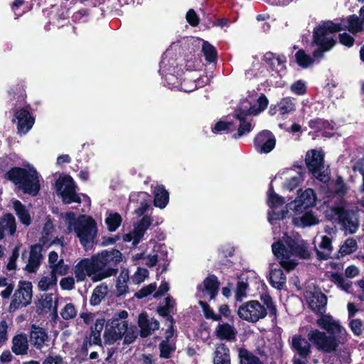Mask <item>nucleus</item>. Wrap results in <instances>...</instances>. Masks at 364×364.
<instances>
[{
    "label": "nucleus",
    "mask_w": 364,
    "mask_h": 364,
    "mask_svg": "<svg viewBox=\"0 0 364 364\" xmlns=\"http://www.w3.org/2000/svg\"><path fill=\"white\" fill-rule=\"evenodd\" d=\"M122 261V254L116 249L105 250L93 255L90 258L81 259L74 268L77 282H82L87 277L94 282H100L117 273L113 267Z\"/></svg>",
    "instance_id": "f257e3e1"
},
{
    "label": "nucleus",
    "mask_w": 364,
    "mask_h": 364,
    "mask_svg": "<svg viewBox=\"0 0 364 364\" xmlns=\"http://www.w3.org/2000/svg\"><path fill=\"white\" fill-rule=\"evenodd\" d=\"M316 323L320 328L330 333L327 335L318 329L309 332V340L319 351L328 353L335 352L340 344H344L348 340L349 334L346 329L332 316L322 315Z\"/></svg>",
    "instance_id": "f03ea898"
},
{
    "label": "nucleus",
    "mask_w": 364,
    "mask_h": 364,
    "mask_svg": "<svg viewBox=\"0 0 364 364\" xmlns=\"http://www.w3.org/2000/svg\"><path fill=\"white\" fill-rule=\"evenodd\" d=\"M272 248L281 266L287 271L296 266L295 257L301 259H308L310 257L307 243L298 234H285L282 240L272 244Z\"/></svg>",
    "instance_id": "7ed1b4c3"
},
{
    "label": "nucleus",
    "mask_w": 364,
    "mask_h": 364,
    "mask_svg": "<svg viewBox=\"0 0 364 364\" xmlns=\"http://www.w3.org/2000/svg\"><path fill=\"white\" fill-rule=\"evenodd\" d=\"M68 233L75 232L85 250L92 248L97 235L95 221L90 216L81 215L76 218L73 212L65 213L63 217Z\"/></svg>",
    "instance_id": "20e7f679"
},
{
    "label": "nucleus",
    "mask_w": 364,
    "mask_h": 364,
    "mask_svg": "<svg viewBox=\"0 0 364 364\" xmlns=\"http://www.w3.org/2000/svg\"><path fill=\"white\" fill-rule=\"evenodd\" d=\"M128 312L125 310L116 313L108 321L105 328L104 338L107 344L112 345L124 337L125 343H132L136 338L134 326L129 325L127 318Z\"/></svg>",
    "instance_id": "39448f33"
},
{
    "label": "nucleus",
    "mask_w": 364,
    "mask_h": 364,
    "mask_svg": "<svg viewBox=\"0 0 364 364\" xmlns=\"http://www.w3.org/2000/svg\"><path fill=\"white\" fill-rule=\"evenodd\" d=\"M6 176L24 193L36 196L40 191L39 176L34 168L15 167L9 171Z\"/></svg>",
    "instance_id": "423d86ee"
},
{
    "label": "nucleus",
    "mask_w": 364,
    "mask_h": 364,
    "mask_svg": "<svg viewBox=\"0 0 364 364\" xmlns=\"http://www.w3.org/2000/svg\"><path fill=\"white\" fill-rule=\"evenodd\" d=\"M342 28L341 23L326 21L314 29V43L318 45L319 48L314 51V58H312L314 61L321 59L323 53L329 50L334 46L333 33L340 31Z\"/></svg>",
    "instance_id": "0eeeda50"
},
{
    "label": "nucleus",
    "mask_w": 364,
    "mask_h": 364,
    "mask_svg": "<svg viewBox=\"0 0 364 364\" xmlns=\"http://www.w3.org/2000/svg\"><path fill=\"white\" fill-rule=\"evenodd\" d=\"M325 215L330 220H338V223L349 233H355L359 226L357 215L353 211H348L339 205L331 206L326 211Z\"/></svg>",
    "instance_id": "6e6552de"
},
{
    "label": "nucleus",
    "mask_w": 364,
    "mask_h": 364,
    "mask_svg": "<svg viewBox=\"0 0 364 364\" xmlns=\"http://www.w3.org/2000/svg\"><path fill=\"white\" fill-rule=\"evenodd\" d=\"M56 192L63 203H80V198L76 193L75 185L73 179L67 175H60L55 182Z\"/></svg>",
    "instance_id": "1a4fd4ad"
},
{
    "label": "nucleus",
    "mask_w": 364,
    "mask_h": 364,
    "mask_svg": "<svg viewBox=\"0 0 364 364\" xmlns=\"http://www.w3.org/2000/svg\"><path fill=\"white\" fill-rule=\"evenodd\" d=\"M305 162L316 178L323 182L328 181V171L323 164V154L321 151L314 149L309 151L306 154Z\"/></svg>",
    "instance_id": "9d476101"
},
{
    "label": "nucleus",
    "mask_w": 364,
    "mask_h": 364,
    "mask_svg": "<svg viewBox=\"0 0 364 364\" xmlns=\"http://www.w3.org/2000/svg\"><path fill=\"white\" fill-rule=\"evenodd\" d=\"M267 314L266 308L255 300L245 302L239 306L237 310L238 316L250 323H256L259 319L264 318Z\"/></svg>",
    "instance_id": "9b49d317"
},
{
    "label": "nucleus",
    "mask_w": 364,
    "mask_h": 364,
    "mask_svg": "<svg viewBox=\"0 0 364 364\" xmlns=\"http://www.w3.org/2000/svg\"><path fill=\"white\" fill-rule=\"evenodd\" d=\"M32 284L30 282H20L15 291L10 307L18 309L27 306L32 299Z\"/></svg>",
    "instance_id": "f8f14e48"
},
{
    "label": "nucleus",
    "mask_w": 364,
    "mask_h": 364,
    "mask_svg": "<svg viewBox=\"0 0 364 364\" xmlns=\"http://www.w3.org/2000/svg\"><path fill=\"white\" fill-rule=\"evenodd\" d=\"M258 107L251 106L247 100L242 101L235 111V117L236 119L245 118L248 115H257L264 111L268 105V100L264 95H261L257 100Z\"/></svg>",
    "instance_id": "ddd939ff"
},
{
    "label": "nucleus",
    "mask_w": 364,
    "mask_h": 364,
    "mask_svg": "<svg viewBox=\"0 0 364 364\" xmlns=\"http://www.w3.org/2000/svg\"><path fill=\"white\" fill-rule=\"evenodd\" d=\"M304 297L309 308L314 312L322 313L324 311L327 304V298L324 294L318 289L306 290Z\"/></svg>",
    "instance_id": "4468645a"
},
{
    "label": "nucleus",
    "mask_w": 364,
    "mask_h": 364,
    "mask_svg": "<svg viewBox=\"0 0 364 364\" xmlns=\"http://www.w3.org/2000/svg\"><path fill=\"white\" fill-rule=\"evenodd\" d=\"M254 142L257 152L267 154L274 148L276 139L272 132L264 130L257 135Z\"/></svg>",
    "instance_id": "2eb2a0df"
},
{
    "label": "nucleus",
    "mask_w": 364,
    "mask_h": 364,
    "mask_svg": "<svg viewBox=\"0 0 364 364\" xmlns=\"http://www.w3.org/2000/svg\"><path fill=\"white\" fill-rule=\"evenodd\" d=\"M218 287L216 277L210 275L203 281L202 285L198 287L197 296L200 299H213L218 293Z\"/></svg>",
    "instance_id": "dca6fc26"
},
{
    "label": "nucleus",
    "mask_w": 364,
    "mask_h": 364,
    "mask_svg": "<svg viewBox=\"0 0 364 364\" xmlns=\"http://www.w3.org/2000/svg\"><path fill=\"white\" fill-rule=\"evenodd\" d=\"M316 200V197L314 190L308 188L290 204V208L294 209L296 213H302L306 208L314 205Z\"/></svg>",
    "instance_id": "f3484780"
},
{
    "label": "nucleus",
    "mask_w": 364,
    "mask_h": 364,
    "mask_svg": "<svg viewBox=\"0 0 364 364\" xmlns=\"http://www.w3.org/2000/svg\"><path fill=\"white\" fill-rule=\"evenodd\" d=\"M14 122H16L18 132L20 134L27 133L34 124V118L25 109H17L14 112Z\"/></svg>",
    "instance_id": "a211bd4d"
},
{
    "label": "nucleus",
    "mask_w": 364,
    "mask_h": 364,
    "mask_svg": "<svg viewBox=\"0 0 364 364\" xmlns=\"http://www.w3.org/2000/svg\"><path fill=\"white\" fill-rule=\"evenodd\" d=\"M151 224V219L148 216H144L141 222L134 228L133 231L123 236L124 242H131L134 246H136L144 236L146 230Z\"/></svg>",
    "instance_id": "6ab92c4d"
},
{
    "label": "nucleus",
    "mask_w": 364,
    "mask_h": 364,
    "mask_svg": "<svg viewBox=\"0 0 364 364\" xmlns=\"http://www.w3.org/2000/svg\"><path fill=\"white\" fill-rule=\"evenodd\" d=\"M43 247L36 244L31 247L29 258L26 265V270L28 272H36L39 268L43 259Z\"/></svg>",
    "instance_id": "aec40b11"
},
{
    "label": "nucleus",
    "mask_w": 364,
    "mask_h": 364,
    "mask_svg": "<svg viewBox=\"0 0 364 364\" xmlns=\"http://www.w3.org/2000/svg\"><path fill=\"white\" fill-rule=\"evenodd\" d=\"M30 340L32 345L38 350L48 348L49 346V337L46 331L43 328L38 326H32Z\"/></svg>",
    "instance_id": "412c9836"
},
{
    "label": "nucleus",
    "mask_w": 364,
    "mask_h": 364,
    "mask_svg": "<svg viewBox=\"0 0 364 364\" xmlns=\"http://www.w3.org/2000/svg\"><path fill=\"white\" fill-rule=\"evenodd\" d=\"M263 61L272 70L281 73L286 69V58L272 52L264 53Z\"/></svg>",
    "instance_id": "4be33fe9"
},
{
    "label": "nucleus",
    "mask_w": 364,
    "mask_h": 364,
    "mask_svg": "<svg viewBox=\"0 0 364 364\" xmlns=\"http://www.w3.org/2000/svg\"><path fill=\"white\" fill-rule=\"evenodd\" d=\"M138 324L140 328V334L142 337H147L159 328V322L154 318L149 319L145 313H141L139 316Z\"/></svg>",
    "instance_id": "5701e85b"
},
{
    "label": "nucleus",
    "mask_w": 364,
    "mask_h": 364,
    "mask_svg": "<svg viewBox=\"0 0 364 364\" xmlns=\"http://www.w3.org/2000/svg\"><path fill=\"white\" fill-rule=\"evenodd\" d=\"M292 222L296 226L306 228L318 225L320 220L312 210H309L301 215H295Z\"/></svg>",
    "instance_id": "b1692460"
},
{
    "label": "nucleus",
    "mask_w": 364,
    "mask_h": 364,
    "mask_svg": "<svg viewBox=\"0 0 364 364\" xmlns=\"http://www.w3.org/2000/svg\"><path fill=\"white\" fill-rule=\"evenodd\" d=\"M215 333L217 338L220 340L233 341L236 338L237 330L234 326L223 323H218Z\"/></svg>",
    "instance_id": "393cba45"
},
{
    "label": "nucleus",
    "mask_w": 364,
    "mask_h": 364,
    "mask_svg": "<svg viewBox=\"0 0 364 364\" xmlns=\"http://www.w3.org/2000/svg\"><path fill=\"white\" fill-rule=\"evenodd\" d=\"M291 347L303 358H306L311 352V346L306 338L294 335L291 338Z\"/></svg>",
    "instance_id": "a878e982"
},
{
    "label": "nucleus",
    "mask_w": 364,
    "mask_h": 364,
    "mask_svg": "<svg viewBox=\"0 0 364 364\" xmlns=\"http://www.w3.org/2000/svg\"><path fill=\"white\" fill-rule=\"evenodd\" d=\"M11 350L16 355L27 354L28 350L27 336L23 333L15 336L12 339Z\"/></svg>",
    "instance_id": "bb28decb"
},
{
    "label": "nucleus",
    "mask_w": 364,
    "mask_h": 364,
    "mask_svg": "<svg viewBox=\"0 0 364 364\" xmlns=\"http://www.w3.org/2000/svg\"><path fill=\"white\" fill-rule=\"evenodd\" d=\"M269 282L275 289H282L284 288L287 282V278L281 268L271 267Z\"/></svg>",
    "instance_id": "cd10ccee"
},
{
    "label": "nucleus",
    "mask_w": 364,
    "mask_h": 364,
    "mask_svg": "<svg viewBox=\"0 0 364 364\" xmlns=\"http://www.w3.org/2000/svg\"><path fill=\"white\" fill-rule=\"evenodd\" d=\"M154 203L155 206L163 209L168 203L169 194L165 188L161 185H158L154 190Z\"/></svg>",
    "instance_id": "c85d7f7f"
},
{
    "label": "nucleus",
    "mask_w": 364,
    "mask_h": 364,
    "mask_svg": "<svg viewBox=\"0 0 364 364\" xmlns=\"http://www.w3.org/2000/svg\"><path fill=\"white\" fill-rule=\"evenodd\" d=\"M1 229L3 234L6 235L7 232L9 235L13 236L16 231V222L15 217L11 214L7 213L0 218Z\"/></svg>",
    "instance_id": "c756f323"
},
{
    "label": "nucleus",
    "mask_w": 364,
    "mask_h": 364,
    "mask_svg": "<svg viewBox=\"0 0 364 364\" xmlns=\"http://www.w3.org/2000/svg\"><path fill=\"white\" fill-rule=\"evenodd\" d=\"M12 203L14 209L15 210V212L21 223L26 226H28L31 223V218L28 210L18 200H14Z\"/></svg>",
    "instance_id": "7c9ffc66"
},
{
    "label": "nucleus",
    "mask_w": 364,
    "mask_h": 364,
    "mask_svg": "<svg viewBox=\"0 0 364 364\" xmlns=\"http://www.w3.org/2000/svg\"><path fill=\"white\" fill-rule=\"evenodd\" d=\"M332 251L331 240L327 236H323L319 245V250L316 251L318 257L320 259H328L330 258Z\"/></svg>",
    "instance_id": "2f4dec72"
},
{
    "label": "nucleus",
    "mask_w": 364,
    "mask_h": 364,
    "mask_svg": "<svg viewBox=\"0 0 364 364\" xmlns=\"http://www.w3.org/2000/svg\"><path fill=\"white\" fill-rule=\"evenodd\" d=\"M208 82L206 76L198 78L197 80H191L189 79H184L181 85V88L184 92H191L195 90L197 87H203Z\"/></svg>",
    "instance_id": "473e14b6"
},
{
    "label": "nucleus",
    "mask_w": 364,
    "mask_h": 364,
    "mask_svg": "<svg viewBox=\"0 0 364 364\" xmlns=\"http://www.w3.org/2000/svg\"><path fill=\"white\" fill-rule=\"evenodd\" d=\"M229 350L224 346L220 345L215 352L214 364H230Z\"/></svg>",
    "instance_id": "72a5a7b5"
},
{
    "label": "nucleus",
    "mask_w": 364,
    "mask_h": 364,
    "mask_svg": "<svg viewBox=\"0 0 364 364\" xmlns=\"http://www.w3.org/2000/svg\"><path fill=\"white\" fill-rule=\"evenodd\" d=\"M129 280V272L126 269H122L117 278L116 287L119 294H125L128 290L127 283Z\"/></svg>",
    "instance_id": "f704fd0d"
},
{
    "label": "nucleus",
    "mask_w": 364,
    "mask_h": 364,
    "mask_svg": "<svg viewBox=\"0 0 364 364\" xmlns=\"http://www.w3.org/2000/svg\"><path fill=\"white\" fill-rule=\"evenodd\" d=\"M107 294V287L106 285H99L95 288L90 299L91 305H98Z\"/></svg>",
    "instance_id": "c9c22d12"
},
{
    "label": "nucleus",
    "mask_w": 364,
    "mask_h": 364,
    "mask_svg": "<svg viewBox=\"0 0 364 364\" xmlns=\"http://www.w3.org/2000/svg\"><path fill=\"white\" fill-rule=\"evenodd\" d=\"M57 281V277L49 273L40 279L38 287L42 291H48L56 285Z\"/></svg>",
    "instance_id": "e433bc0d"
},
{
    "label": "nucleus",
    "mask_w": 364,
    "mask_h": 364,
    "mask_svg": "<svg viewBox=\"0 0 364 364\" xmlns=\"http://www.w3.org/2000/svg\"><path fill=\"white\" fill-rule=\"evenodd\" d=\"M358 248L357 242L353 238H348L341 246L338 254L341 257H343L353 253Z\"/></svg>",
    "instance_id": "4c0bfd02"
},
{
    "label": "nucleus",
    "mask_w": 364,
    "mask_h": 364,
    "mask_svg": "<svg viewBox=\"0 0 364 364\" xmlns=\"http://www.w3.org/2000/svg\"><path fill=\"white\" fill-rule=\"evenodd\" d=\"M329 279L346 292L350 291L351 283L346 282L341 274L331 273L329 275Z\"/></svg>",
    "instance_id": "58836bf2"
},
{
    "label": "nucleus",
    "mask_w": 364,
    "mask_h": 364,
    "mask_svg": "<svg viewBox=\"0 0 364 364\" xmlns=\"http://www.w3.org/2000/svg\"><path fill=\"white\" fill-rule=\"evenodd\" d=\"M240 364H262L259 358L245 349L239 350Z\"/></svg>",
    "instance_id": "ea45409f"
},
{
    "label": "nucleus",
    "mask_w": 364,
    "mask_h": 364,
    "mask_svg": "<svg viewBox=\"0 0 364 364\" xmlns=\"http://www.w3.org/2000/svg\"><path fill=\"white\" fill-rule=\"evenodd\" d=\"M348 26H345L350 32L358 33L363 30L362 26L364 25L362 21L356 15H352L349 16L348 19Z\"/></svg>",
    "instance_id": "a19ab883"
},
{
    "label": "nucleus",
    "mask_w": 364,
    "mask_h": 364,
    "mask_svg": "<svg viewBox=\"0 0 364 364\" xmlns=\"http://www.w3.org/2000/svg\"><path fill=\"white\" fill-rule=\"evenodd\" d=\"M295 58L299 65L304 68H306L314 63V60L303 50H299L296 53Z\"/></svg>",
    "instance_id": "79ce46f5"
},
{
    "label": "nucleus",
    "mask_w": 364,
    "mask_h": 364,
    "mask_svg": "<svg viewBox=\"0 0 364 364\" xmlns=\"http://www.w3.org/2000/svg\"><path fill=\"white\" fill-rule=\"evenodd\" d=\"M50 272L55 277L63 276L68 272L69 267L65 264L63 258H60L59 262L52 265L50 267Z\"/></svg>",
    "instance_id": "37998d69"
},
{
    "label": "nucleus",
    "mask_w": 364,
    "mask_h": 364,
    "mask_svg": "<svg viewBox=\"0 0 364 364\" xmlns=\"http://www.w3.org/2000/svg\"><path fill=\"white\" fill-rule=\"evenodd\" d=\"M109 231H115L122 223V218L118 213L110 214L105 220Z\"/></svg>",
    "instance_id": "c03bdc74"
},
{
    "label": "nucleus",
    "mask_w": 364,
    "mask_h": 364,
    "mask_svg": "<svg viewBox=\"0 0 364 364\" xmlns=\"http://www.w3.org/2000/svg\"><path fill=\"white\" fill-rule=\"evenodd\" d=\"M134 258L135 259H143L144 261V262H143V264H146V266L149 267H154L155 266L158 261H159V255H157V254H154V255H146L144 253H141V254H136L134 256Z\"/></svg>",
    "instance_id": "a18cd8bd"
},
{
    "label": "nucleus",
    "mask_w": 364,
    "mask_h": 364,
    "mask_svg": "<svg viewBox=\"0 0 364 364\" xmlns=\"http://www.w3.org/2000/svg\"><path fill=\"white\" fill-rule=\"evenodd\" d=\"M278 109L281 114H285L294 111L295 105L291 99L287 97L280 101Z\"/></svg>",
    "instance_id": "49530a36"
},
{
    "label": "nucleus",
    "mask_w": 364,
    "mask_h": 364,
    "mask_svg": "<svg viewBox=\"0 0 364 364\" xmlns=\"http://www.w3.org/2000/svg\"><path fill=\"white\" fill-rule=\"evenodd\" d=\"M175 304V301L171 297H166L165 304L158 309L159 314L163 316H167L170 313L174 311Z\"/></svg>",
    "instance_id": "de8ad7c7"
},
{
    "label": "nucleus",
    "mask_w": 364,
    "mask_h": 364,
    "mask_svg": "<svg viewBox=\"0 0 364 364\" xmlns=\"http://www.w3.org/2000/svg\"><path fill=\"white\" fill-rule=\"evenodd\" d=\"M53 230V225L51 222L48 221L45 223V225L42 232V237L41 242L43 245H47L52 239L51 233Z\"/></svg>",
    "instance_id": "09e8293b"
},
{
    "label": "nucleus",
    "mask_w": 364,
    "mask_h": 364,
    "mask_svg": "<svg viewBox=\"0 0 364 364\" xmlns=\"http://www.w3.org/2000/svg\"><path fill=\"white\" fill-rule=\"evenodd\" d=\"M249 284L246 281L240 279L238 281L235 291V299L237 301H242L247 296V290Z\"/></svg>",
    "instance_id": "8fccbe9b"
},
{
    "label": "nucleus",
    "mask_w": 364,
    "mask_h": 364,
    "mask_svg": "<svg viewBox=\"0 0 364 364\" xmlns=\"http://www.w3.org/2000/svg\"><path fill=\"white\" fill-rule=\"evenodd\" d=\"M42 304L44 308L49 310L53 309L57 311V296L53 294H48L43 299Z\"/></svg>",
    "instance_id": "3c124183"
},
{
    "label": "nucleus",
    "mask_w": 364,
    "mask_h": 364,
    "mask_svg": "<svg viewBox=\"0 0 364 364\" xmlns=\"http://www.w3.org/2000/svg\"><path fill=\"white\" fill-rule=\"evenodd\" d=\"M61 316L65 319L69 320L75 317L77 315V310L74 304L71 303L67 304L60 312Z\"/></svg>",
    "instance_id": "603ef678"
},
{
    "label": "nucleus",
    "mask_w": 364,
    "mask_h": 364,
    "mask_svg": "<svg viewBox=\"0 0 364 364\" xmlns=\"http://www.w3.org/2000/svg\"><path fill=\"white\" fill-rule=\"evenodd\" d=\"M245 118L236 119L239 122L237 128V134L235 137H240L242 135L249 133L252 130V125L250 122L245 120Z\"/></svg>",
    "instance_id": "864d4df0"
},
{
    "label": "nucleus",
    "mask_w": 364,
    "mask_h": 364,
    "mask_svg": "<svg viewBox=\"0 0 364 364\" xmlns=\"http://www.w3.org/2000/svg\"><path fill=\"white\" fill-rule=\"evenodd\" d=\"M203 52L205 59L209 62H213L216 55V51L213 46L208 42H204L203 44Z\"/></svg>",
    "instance_id": "5fc2aeb1"
},
{
    "label": "nucleus",
    "mask_w": 364,
    "mask_h": 364,
    "mask_svg": "<svg viewBox=\"0 0 364 364\" xmlns=\"http://www.w3.org/2000/svg\"><path fill=\"white\" fill-rule=\"evenodd\" d=\"M199 304L202 307L205 316L206 318H210L213 321H220L221 319V316L220 315L215 314L212 309L209 307V306L206 304V302L200 300Z\"/></svg>",
    "instance_id": "6e6d98bb"
},
{
    "label": "nucleus",
    "mask_w": 364,
    "mask_h": 364,
    "mask_svg": "<svg viewBox=\"0 0 364 364\" xmlns=\"http://www.w3.org/2000/svg\"><path fill=\"white\" fill-rule=\"evenodd\" d=\"M284 203V198L274 193L271 190L268 193V204L271 207H279Z\"/></svg>",
    "instance_id": "4d7b16f0"
},
{
    "label": "nucleus",
    "mask_w": 364,
    "mask_h": 364,
    "mask_svg": "<svg viewBox=\"0 0 364 364\" xmlns=\"http://www.w3.org/2000/svg\"><path fill=\"white\" fill-rule=\"evenodd\" d=\"M138 196L141 198V201L140 202V206L139 208H137L135 212L136 213L141 216L148 209L149 204H148V195L146 193L141 192L139 193Z\"/></svg>",
    "instance_id": "13d9d810"
},
{
    "label": "nucleus",
    "mask_w": 364,
    "mask_h": 364,
    "mask_svg": "<svg viewBox=\"0 0 364 364\" xmlns=\"http://www.w3.org/2000/svg\"><path fill=\"white\" fill-rule=\"evenodd\" d=\"M236 128V126L232 122H218L214 127L213 132L216 133L225 130L233 131Z\"/></svg>",
    "instance_id": "bf43d9fd"
},
{
    "label": "nucleus",
    "mask_w": 364,
    "mask_h": 364,
    "mask_svg": "<svg viewBox=\"0 0 364 364\" xmlns=\"http://www.w3.org/2000/svg\"><path fill=\"white\" fill-rule=\"evenodd\" d=\"M148 274L149 272L146 269L138 268L132 278L133 282L135 284H139L144 281V279L148 277Z\"/></svg>",
    "instance_id": "052dcab7"
},
{
    "label": "nucleus",
    "mask_w": 364,
    "mask_h": 364,
    "mask_svg": "<svg viewBox=\"0 0 364 364\" xmlns=\"http://www.w3.org/2000/svg\"><path fill=\"white\" fill-rule=\"evenodd\" d=\"M291 90L296 95H304L306 91V84L301 80H298L291 85Z\"/></svg>",
    "instance_id": "680f3d73"
},
{
    "label": "nucleus",
    "mask_w": 364,
    "mask_h": 364,
    "mask_svg": "<svg viewBox=\"0 0 364 364\" xmlns=\"http://www.w3.org/2000/svg\"><path fill=\"white\" fill-rule=\"evenodd\" d=\"M349 326L353 333L356 336H360L363 333V323L359 319H353L350 321Z\"/></svg>",
    "instance_id": "e2e57ef3"
},
{
    "label": "nucleus",
    "mask_w": 364,
    "mask_h": 364,
    "mask_svg": "<svg viewBox=\"0 0 364 364\" xmlns=\"http://www.w3.org/2000/svg\"><path fill=\"white\" fill-rule=\"evenodd\" d=\"M261 300L266 305L270 314L275 315L277 313L276 306L272 301V299L268 294H264L261 296Z\"/></svg>",
    "instance_id": "0e129e2a"
},
{
    "label": "nucleus",
    "mask_w": 364,
    "mask_h": 364,
    "mask_svg": "<svg viewBox=\"0 0 364 364\" xmlns=\"http://www.w3.org/2000/svg\"><path fill=\"white\" fill-rule=\"evenodd\" d=\"M301 180L302 176L299 173L297 176H293L289 180H288L286 182L284 187L289 191H292L299 185Z\"/></svg>",
    "instance_id": "69168bd1"
},
{
    "label": "nucleus",
    "mask_w": 364,
    "mask_h": 364,
    "mask_svg": "<svg viewBox=\"0 0 364 364\" xmlns=\"http://www.w3.org/2000/svg\"><path fill=\"white\" fill-rule=\"evenodd\" d=\"M18 247L14 249L12 255L9 257L6 268L9 270H14L16 268V259L18 257Z\"/></svg>",
    "instance_id": "338daca9"
},
{
    "label": "nucleus",
    "mask_w": 364,
    "mask_h": 364,
    "mask_svg": "<svg viewBox=\"0 0 364 364\" xmlns=\"http://www.w3.org/2000/svg\"><path fill=\"white\" fill-rule=\"evenodd\" d=\"M187 21L192 26H196L199 23V18L193 9H189L186 16Z\"/></svg>",
    "instance_id": "774afa93"
}]
</instances>
